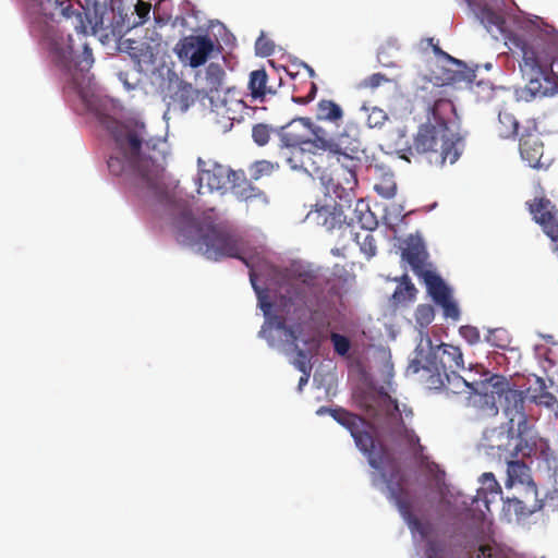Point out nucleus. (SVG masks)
<instances>
[{
    "label": "nucleus",
    "mask_w": 558,
    "mask_h": 558,
    "mask_svg": "<svg viewBox=\"0 0 558 558\" xmlns=\"http://www.w3.org/2000/svg\"><path fill=\"white\" fill-rule=\"evenodd\" d=\"M318 223L326 227L328 230H332L337 225L341 223L340 214L330 211L327 206H323L316 210Z\"/></svg>",
    "instance_id": "nucleus-34"
},
{
    "label": "nucleus",
    "mask_w": 558,
    "mask_h": 558,
    "mask_svg": "<svg viewBox=\"0 0 558 558\" xmlns=\"http://www.w3.org/2000/svg\"><path fill=\"white\" fill-rule=\"evenodd\" d=\"M416 292H417V290L414 287V284L411 282L409 276L403 275L400 278L399 286L396 288V290L392 294V299L397 303H401V302H405V301H413L415 299Z\"/></svg>",
    "instance_id": "nucleus-29"
},
{
    "label": "nucleus",
    "mask_w": 558,
    "mask_h": 558,
    "mask_svg": "<svg viewBox=\"0 0 558 558\" xmlns=\"http://www.w3.org/2000/svg\"><path fill=\"white\" fill-rule=\"evenodd\" d=\"M417 97L426 111V122L421 124L413 138L418 154H428L429 161L444 166L454 163L462 150V136L458 131L457 112L442 86H422Z\"/></svg>",
    "instance_id": "nucleus-4"
},
{
    "label": "nucleus",
    "mask_w": 558,
    "mask_h": 558,
    "mask_svg": "<svg viewBox=\"0 0 558 558\" xmlns=\"http://www.w3.org/2000/svg\"><path fill=\"white\" fill-rule=\"evenodd\" d=\"M326 286L327 280L315 271H298L286 289V293L275 304L278 312L282 314L278 323L279 327H283L287 319L300 322L308 315L312 326L310 332H304L302 324L287 330L296 353L293 365L301 373L312 372L308 353L318 350L322 333L330 325L332 304L325 293Z\"/></svg>",
    "instance_id": "nucleus-3"
},
{
    "label": "nucleus",
    "mask_w": 558,
    "mask_h": 558,
    "mask_svg": "<svg viewBox=\"0 0 558 558\" xmlns=\"http://www.w3.org/2000/svg\"><path fill=\"white\" fill-rule=\"evenodd\" d=\"M436 51H439L442 56H445L451 65H453L456 69H448L447 74L445 76V81L447 83H457L461 81H469L471 82V76H473V72L471 70H468L465 64L452 57H450L448 53L441 51L439 48H435Z\"/></svg>",
    "instance_id": "nucleus-25"
},
{
    "label": "nucleus",
    "mask_w": 558,
    "mask_h": 558,
    "mask_svg": "<svg viewBox=\"0 0 558 558\" xmlns=\"http://www.w3.org/2000/svg\"><path fill=\"white\" fill-rule=\"evenodd\" d=\"M135 11L142 22H144L150 12V4L138 0L135 5Z\"/></svg>",
    "instance_id": "nucleus-49"
},
{
    "label": "nucleus",
    "mask_w": 558,
    "mask_h": 558,
    "mask_svg": "<svg viewBox=\"0 0 558 558\" xmlns=\"http://www.w3.org/2000/svg\"><path fill=\"white\" fill-rule=\"evenodd\" d=\"M494 553V548L490 545H481L478 548L477 558H492Z\"/></svg>",
    "instance_id": "nucleus-50"
},
{
    "label": "nucleus",
    "mask_w": 558,
    "mask_h": 558,
    "mask_svg": "<svg viewBox=\"0 0 558 558\" xmlns=\"http://www.w3.org/2000/svg\"><path fill=\"white\" fill-rule=\"evenodd\" d=\"M223 76L225 71L218 63H210L206 68V80L208 81L211 89H219L222 84Z\"/></svg>",
    "instance_id": "nucleus-35"
},
{
    "label": "nucleus",
    "mask_w": 558,
    "mask_h": 558,
    "mask_svg": "<svg viewBox=\"0 0 558 558\" xmlns=\"http://www.w3.org/2000/svg\"><path fill=\"white\" fill-rule=\"evenodd\" d=\"M233 193L238 198L245 202L253 199L266 201L265 193L251 184H245L244 186H233Z\"/></svg>",
    "instance_id": "nucleus-33"
},
{
    "label": "nucleus",
    "mask_w": 558,
    "mask_h": 558,
    "mask_svg": "<svg viewBox=\"0 0 558 558\" xmlns=\"http://www.w3.org/2000/svg\"><path fill=\"white\" fill-rule=\"evenodd\" d=\"M310 376H311V372L302 373V376L300 377V380H299V390H302L303 386L308 383Z\"/></svg>",
    "instance_id": "nucleus-51"
},
{
    "label": "nucleus",
    "mask_w": 558,
    "mask_h": 558,
    "mask_svg": "<svg viewBox=\"0 0 558 558\" xmlns=\"http://www.w3.org/2000/svg\"><path fill=\"white\" fill-rule=\"evenodd\" d=\"M389 438L392 442L399 446H405L415 458H420L423 454L424 446L421 445L418 436L414 430L409 429L402 418L399 420L395 427L389 433Z\"/></svg>",
    "instance_id": "nucleus-20"
},
{
    "label": "nucleus",
    "mask_w": 558,
    "mask_h": 558,
    "mask_svg": "<svg viewBox=\"0 0 558 558\" xmlns=\"http://www.w3.org/2000/svg\"><path fill=\"white\" fill-rule=\"evenodd\" d=\"M435 317L434 307L429 304H420L415 310V320L422 327L426 328Z\"/></svg>",
    "instance_id": "nucleus-37"
},
{
    "label": "nucleus",
    "mask_w": 558,
    "mask_h": 558,
    "mask_svg": "<svg viewBox=\"0 0 558 558\" xmlns=\"http://www.w3.org/2000/svg\"><path fill=\"white\" fill-rule=\"evenodd\" d=\"M278 135L279 149L295 148L304 144L332 150L338 147L332 141H326L325 130L315 125L310 118H299L291 121L281 128Z\"/></svg>",
    "instance_id": "nucleus-11"
},
{
    "label": "nucleus",
    "mask_w": 558,
    "mask_h": 558,
    "mask_svg": "<svg viewBox=\"0 0 558 558\" xmlns=\"http://www.w3.org/2000/svg\"><path fill=\"white\" fill-rule=\"evenodd\" d=\"M429 284L426 286L428 294L434 302L442 308L444 317L457 322L460 319V310L452 299L451 291L441 277H429Z\"/></svg>",
    "instance_id": "nucleus-15"
},
{
    "label": "nucleus",
    "mask_w": 558,
    "mask_h": 558,
    "mask_svg": "<svg viewBox=\"0 0 558 558\" xmlns=\"http://www.w3.org/2000/svg\"><path fill=\"white\" fill-rule=\"evenodd\" d=\"M315 118L317 121L340 126L343 122L344 111L336 101L331 99H320L316 105Z\"/></svg>",
    "instance_id": "nucleus-23"
},
{
    "label": "nucleus",
    "mask_w": 558,
    "mask_h": 558,
    "mask_svg": "<svg viewBox=\"0 0 558 558\" xmlns=\"http://www.w3.org/2000/svg\"><path fill=\"white\" fill-rule=\"evenodd\" d=\"M326 141H332L339 148L336 147L332 150L307 146L298 171L318 179L326 194L349 204L357 186L356 170L361 163L360 142L347 132L335 136L326 135Z\"/></svg>",
    "instance_id": "nucleus-5"
},
{
    "label": "nucleus",
    "mask_w": 558,
    "mask_h": 558,
    "mask_svg": "<svg viewBox=\"0 0 558 558\" xmlns=\"http://www.w3.org/2000/svg\"><path fill=\"white\" fill-rule=\"evenodd\" d=\"M316 89H317V88H316V85H315V84H312L311 93H310V95H308L310 100L314 98V95H315V93H316Z\"/></svg>",
    "instance_id": "nucleus-54"
},
{
    "label": "nucleus",
    "mask_w": 558,
    "mask_h": 558,
    "mask_svg": "<svg viewBox=\"0 0 558 558\" xmlns=\"http://www.w3.org/2000/svg\"><path fill=\"white\" fill-rule=\"evenodd\" d=\"M519 122L515 117L507 111L500 110L498 113V122L496 132L501 138L514 137L518 133Z\"/></svg>",
    "instance_id": "nucleus-26"
},
{
    "label": "nucleus",
    "mask_w": 558,
    "mask_h": 558,
    "mask_svg": "<svg viewBox=\"0 0 558 558\" xmlns=\"http://www.w3.org/2000/svg\"><path fill=\"white\" fill-rule=\"evenodd\" d=\"M535 220L543 226L546 234L553 240H558V217L554 213V206L546 198H536L530 206Z\"/></svg>",
    "instance_id": "nucleus-18"
},
{
    "label": "nucleus",
    "mask_w": 558,
    "mask_h": 558,
    "mask_svg": "<svg viewBox=\"0 0 558 558\" xmlns=\"http://www.w3.org/2000/svg\"><path fill=\"white\" fill-rule=\"evenodd\" d=\"M26 13L32 34L47 49L65 86L82 96L85 74L94 62L92 49L84 43L83 53L75 56L71 36H64L57 24L64 20L77 34L86 35L92 24L89 10L81 3L74 5L71 0H26Z\"/></svg>",
    "instance_id": "nucleus-2"
},
{
    "label": "nucleus",
    "mask_w": 558,
    "mask_h": 558,
    "mask_svg": "<svg viewBox=\"0 0 558 558\" xmlns=\"http://www.w3.org/2000/svg\"><path fill=\"white\" fill-rule=\"evenodd\" d=\"M316 89H317V88H316V85H315V84H312L311 93H310V95H308L310 100L314 98V95H315V93H316Z\"/></svg>",
    "instance_id": "nucleus-53"
},
{
    "label": "nucleus",
    "mask_w": 558,
    "mask_h": 558,
    "mask_svg": "<svg viewBox=\"0 0 558 558\" xmlns=\"http://www.w3.org/2000/svg\"><path fill=\"white\" fill-rule=\"evenodd\" d=\"M335 254L339 255V248H336V251H332Z\"/></svg>",
    "instance_id": "nucleus-58"
},
{
    "label": "nucleus",
    "mask_w": 558,
    "mask_h": 558,
    "mask_svg": "<svg viewBox=\"0 0 558 558\" xmlns=\"http://www.w3.org/2000/svg\"><path fill=\"white\" fill-rule=\"evenodd\" d=\"M402 258L408 262L413 272L425 283L429 284V277H440L428 262V252L423 241L410 238L402 248Z\"/></svg>",
    "instance_id": "nucleus-14"
},
{
    "label": "nucleus",
    "mask_w": 558,
    "mask_h": 558,
    "mask_svg": "<svg viewBox=\"0 0 558 558\" xmlns=\"http://www.w3.org/2000/svg\"><path fill=\"white\" fill-rule=\"evenodd\" d=\"M272 129L265 123H257L252 129L253 141L258 146H265L268 144L271 137Z\"/></svg>",
    "instance_id": "nucleus-38"
},
{
    "label": "nucleus",
    "mask_w": 558,
    "mask_h": 558,
    "mask_svg": "<svg viewBox=\"0 0 558 558\" xmlns=\"http://www.w3.org/2000/svg\"><path fill=\"white\" fill-rule=\"evenodd\" d=\"M384 82H388V78L386 77L385 74L374 73V74L369 75L368 77L364 78L361 82L360 86L363 88L374 89V88H377L378 86H380Z\"/></svg>",
    "instance_id": "nucleus-46"
},
{
    "label": "nucleus",
    "mask_w": 558,
    "mask_h": 558,
    "mask_svg": "<svg viewBox=\"0 0 558 558\" xmlns=\"http://www.w3.org/2000/svg\"><path fill=\"white\" fill-rule=\"evenodd\" d=\"M554 475L558 477V464L554 466Z\"/></svg>",
    "instance_id": "nucleus-55"
},
{
    "label": "nucleus",
    "mask_w": 558,
    "mask_h": 558,
    "mask_svg": "<svg viewBox=\"0 0 558 558\" xmlns=\"http://www.w3.org/2000/svg\"><path fill=\"white\" fill-rule=\"evenodd\" d=\"M215 45L207 35L185 36L175 46V51L181 61H187L190 66L198 68L206 63Z\"/></svg>",
    "instance_id": "nucleus-13"
},
{
    "label": "nucleus",
    "mask_w": 558,
    "mask_h": 558,
    "mask_svg": "<svg viewBox=\"0 0 558 558\" xmlns=\"http://www.w3.org/2000/svg\"><path fill=\"white\" fill-rule=\"evenodd\" d=\"M106 129L113 140L112 153L107 161L110 173L130 181L144 197L165 205L169 227L179 243L197 245L208 259L239 258L252 268L242 256L240 239L227 222H216L209 216L196 219L190 202L178 198L162 182L165 140L149 136L146 125L138 121L121 123L108 120ZM250 279L259 306L268 316L274 305L258 290L253 269L250 270Z\"/></svg>",
    "instance_id": "nucleus-1"
},
{
    "label": "nucleus",
    "mask_w": 558,
    "mask_h": 558,
    "mask_svg": "<svg viewBox=\"0 0 558 558\" xmlns=\"http://www.w3.org/2000/svg\"><path fill=\"white\" fill-rule=\"evenodd\" d=\"M383 481L387 485L388 498L397 506L400 514L408 523L412 531L417 532L423 538H426L430 531V525L427 522L421 521L412 512V499L409 492L404 487V477L398 470L392 472L387 477L385 472L380 473Z\"/></svg>",
    "instance_id": "nucleus-12"
},
{
    "label": "nucleus",
    "mask_w": 558,
    "mask_h": 558,
    "mask_svg": "<svg viewBox=\"0 0 558 558\" xmlns=\"http://www.w3.org/2000/svg\"><path fill=\"white\" fill-rule=\"evenodd\" d=\"M444 551V544L438 541H428L426 545V557L427 558H441Z\"/></svg>",
    "instance_id": "nucleus-47"
},
{
    "label": "nucleus",
    "mask_w": 558,
    "mask_h": 558,
    "mask_svg": "<svg viewBox=\"0 0 558 558\" xmlns=\"http://www.w3.org/2000/svg\"><path fill=\"white\" fill-rule=\"evenodd\" d=\"M330 340L332 342L333 350L337 354H339L341 356H344L348 354V352L351 348V343H350V340L345 336H342L337 332H332L330 335Z\"/></svg>",
    "instance_id": "nucleus-40"
},
{
    "label": "nucleus",
    "mask_w": 558,
    "mask_h": 558,
    "mask_svg": "<svg viewBox=\"0 0 558 558\" xmlns=\"http://www.w3.org/2000/svg\"><path fill=\"white\" fill-rule=\"evenodd\" d=\"M206 162L198 159V189L199 194L204 193V189L208 192L219 191L223 189L229 181V170L218 163H213L210 168H205Z\"/></svg>",
    "instance_id": "nucleus-17"
},
{
    "label": "nucleus",
    "mask_w": 558,
    "mask_h": 558,
    "mask_svg": "<svg viewBox=\"0 0 558 558\" xmlns=\"http://www.w3.org/2000/svg\"><path fill=\"white\" fill-rule=\"evenodd\" d=\"M255 50L258 56L269 57L275 51V44L262 34L255 43Z\"/></svg>",
    "instance_id": "nucleus-41"
},
{
    "label": "nucleus",
    "mask_w": 558,
    "mask_h": 558,
    "mask_svg": "<svg viewBox=\"0 0 558 558\" xmlns=\"http://www.w3.org/2000/svg\"><path fill=\"white\" fill-rule=\"evenodd\" d=\"M387 120V114L383 109L373 108L367 117V125L369 128H379Z\"/></svg>",
    "instance_id": "nucleus-44"
},
{
    "label": "nucleus",
    "mask_w": 558,
    "mask_h": 558,
    "mask_svg": "<svg viewBox=\"0 0 558 558\" xmlns=\"http://www.w3.org/2000/svg\"><path fill=\"white\" fill-rule=\"evenodd\" d=\"M375 192L383 198L390 199L396 195L397 184L392 174H384L374 185Z\"/></svg>",
    "instance_id": "nucleus-32"
},
{
    "label": "nucleus",
    "mask_w": 558,
    "mask_h": 558,
    "mask_svg": "<svg viewBox=\"0 0 558 558\" xmlns=\"http://www.w3.org/2000/svg\"><path fill=\"white\" fill-rule=\"evenodd\" d=\"M308 145H300L295 148H282L279 149V156L283 159V161L289 166V168L293 171H298L299 163L303 158V155Z\"/></svg>",
    "instance_id": "nucleus-30"
},
{
    "label": "nucleus",
    "mask_w": 558,
    "mask_h": 558,
    "mask_svg": "<svg viewBox=\"0 0 558 558\" xmlns=\"http://www.w3.org/2000/svg\"><path fill=\"white\" fill-rule=\"evenodd\" d=\"M277 169H279V165L268 160H258L251 167L252 177L255 180H258L264 175H269Z\"/></svg>",
    "instance_id": "nucleus-36"
},
{
    "label": "nucleus",
    "mask_w": 558,
    "mask_h": 558,
    "mask_svg": "<svg viewBox=\"0 0 558 558\" xmlns=\"http://www.w3.org/2000/svg\"><path fill=\"white\" fill-rule=\"evenodd\" d=\"M459 333L470 344H476L481 340L480 330L471 325L461 326Z\"/></svg>",
    "instance_id": "nucleus-42"
},
{
    "label": "nucleus",
    "mask_w": 558,
    "mask_h": 558,
    "mask_svg": "<svg viewBox=\"0 0 558 558\" xmlns=\"http://www.w3.org/2000/svg\"><path fill=\"white\" fill-rule=\"evenodd\" d=\"M483 486L477 490L476 502L482 501L489 512V505L497 498L502 500V490L493 473H484L481 477Z\"/></svg>",
    "instance_id": "nucleus-22"
},
{
    "label": "nucleus",
    "mask_w": 558,
    "mask_h": 558,
    "mask_svg": "<svg viewBox=\"0 0 558 558\" xmlns=\"http://www.w3.org/2000/svg\"><path fill=\"white\" fill-rule=\"evenodd\" d=\"M487 343L501 350L514 351L511 347L512 338L509 331L505 328H494L488 331L485 337Z\"/></svg>",
    "instance_id": "nucleus-28"
},
{
    "label": "nucleus",
    "mask_w": 558,
    "mask_h": 558,
    "mask_svg": "<svg viewBox=\"0 0 558 558\" xmlns=\"http://www.w3.org/2000/svg\"><path fill=\"white\" fill-rule=\"evenodd\" d=\"M532 402L537 405H544L546 408L553 409L558 403V400L551 392L547 390L542 395H533Z\"/></svg>",
    "instance_id": "nucleus-45"
},
{
    "label": "nucleus",
    "mask_w": 558,
    "mask_h": 558,
    "mask_svg": "<svg viewBox=\"0 0 558 558\" xmlns=\"http://www.w3.org/2000/svg\"><path fill=\"white\" fill-rule=\"evenodd\" d=\"M506 45L517 54L519 69L526 80L521 98L531 101L537 97H548L558 94V75L554 65H558V41L554 54L537 49V45H530L522 34L510 33L506 36Z\"/></svg>",
    "instance_id": "nucleus-8"
},
{
    "label": "nucleus",
    "mask_w": 558,
    "mask_h": 558,
    "mask_svg": "<svg viewBox=\"0 0 558 558\" xmlns=\"http://www.w3.org/2000/svg\"><path fill=\"white\" fill-rule=\"evenodd\" d=\"M520 154L532 168H542L546 163L542 160L544 144L537 134H523L520 138Z\"/></svg>",
    "instance_id": "nucleus-19"
},
{
    "label": "nucleus",
    "mask_w": 558,
    "mask_h": 558,
    "mask_svg": "<svg viewBox=\"0 0 558 558\" xmlns=\"http://www.w3.org/2000/svg\"><path fill=\"white\" fill-rule=\"evenodd\" d=\"M135 59V75L130 78V72H119L118 77L119 81L124 85L128 90L135 89L141 83V74L146 70L144 66L151 65L154 63V56L149 51V46H146V51L144 53L133 54Z\"/></svg>",
    "instance_id": "nucleus-21"
},
{
    "label": "nucleus",
    "mask_w": 558,
    "mask_h": 558,
    "mask_svg": "<svg viewBox=\"0 0 558 558\" xmlns=\"http://www.w3.org/2000/svg\"><path fill=\"white\" fill-rule=\"evenodd\" d=\"M493 386L497 395L504 396V412L508 423L486 428L480 448L492 458L508 460L532 457L537 448V435L524 411L521 390L510 387L504 377H497Z\"/></svg>",
    "instance_id": "nucleus-6"
},
{
    "label": "nucleus",
    "mask_w": 558,
    "mask_h": 558,
    "mask_svg": "<svg viewBox=\"0 0 558 558\" xmlns=\"http://www.w3.org/2000/svg\"><path fill=\"white\" fill-rule=\"evenodd\" d=\"M471 90L475 95L477 101H489L497 93L505 90V88L494 87L488 82H477L471 85Z\"/></svg>",
    "instance_id": "nucleus-31"
},
{
    "label": "nucleus",
    "mask_w": 558,
    "mask_h": 558,
    "mask_svg": "<svg viewBox=\"0 0 558 558\" xmlns=\"http://www.w3.org/2000/svg\"><path fill=\"white\" fill-rule=\"evenodd\" d=\"M361 251L371 258L376 255L375 239L372 234H366L363 242L361 243Z\"/></svg>",
    "instance_id": "nucleus-48"
},
{
    "label": "nucleus",
    "mask_w": 558,
    "mask_h": 558,
    "mask_svg": "<svg viewBox=\"0 0 558 558\" xmlns=\"http://www.w3.org/2000/svg\"><path fill=\"white\" fill-rule=\"evenodd\" d=\"M310 74H311V76H314V71H313V69H310Z\"/></svg>",
    "instance_id": "nucleus-57"
},
{
    "label": "nucleus",
    "mask_w": 558,
    "mask_h": 558,
    "mask_svg": "<svg viewBox=\"0 0 558 558\" xmlns=\"http://www.w3.org/2000/svg\"><path fill=\"white\" fill-rule=\"evenodd\" d=\"M545 391H547V386H546L545 380L542 377L536 376L534 379V383L532 385H530V387L526 389V391L525 392L521 391V392L524 397V401L526 400V398H529L532 401L533 395H542Z\"/></svg>",
    "instance_id": "nucleus-43"
},
{
    "label": "nucleus",
    "mask_w": 558,
    "mask_h": 558,
    "mask_svg": "<svg viewBox=\"0 0 558 558\" xmlns=\"http://www.w3.org/2000/svg\"><path fill=\"white\" fill-rule=\"evenodd\" d=\"M409 368L413 373L424 372V380L429 389L445 390L448 393H462L468 390L476 391L477 383L469 381L460 375L464 369V359L461 349L449 343L432 345L428 339V350L416 349V355Z\"/></svg>",
    "instance_id": "nucleus-7"
},
{
    "label": "nucleus",
    "mask_w": 558,
    "mask_h": 558,
    "mask_svg": "<svg viewBox=\"0 0 558 558\" xmlns=\"http://www.w3.org/2000/svg\"><path fill=\"white\" fill-rule=\"evenodd\" d=\"M481 20L487 28L495 26L497 29L502 31V26L505 25V19L500 14L487 8L482 9Z\"/></svg>",
    "instance_id": "nucleus-39"
},
{
    "label": "nucleus",
    "mask_w": 558,
    "mask_h": 558,
    "mask_svg": "<svg viewBox=\"0 0 558 558\" xmlns=\"http://www.w3.org/2000/svg\"><path fill=\"white\" fill-rule=\"evenodd\" d=\"M317 413H329L335 421L345 427L353 437L356 447L367 456L369 465L380 473L384 472L386 464L390 461V457L384 446H377L376 440L368 430L371 426L367 421L342 408L331 409L322 407Z\"/></svg>",
    "instance_id": "nucleus-9"
},
{
    "label": "nucleus",
    "mask_w": 558,
    "mask_h": 558,
    "mask_svg": "<svg viewBox=\"0 0 558 558\" xmlns=\"http://www.w3.org/2000/svg\"><path fill=\"white\" fill-rule=\"evenodd\" d=\"M248 89L253 99L264 100L267 95H275L276 87L268 84V74L264 69L254 70L250 74Z\"/></svg>",
    "instance_id": "nucleus-24"
},
{
    "label": "nucleus",
    "mask_w": 558,
    "mask_h": 558,
    "mask_svg": "<svg viewBox=\"0 0 558 558\" xmlns=\"http://www.w3.org/2000/svg\"><path fill=\"white\" fill-rule=\"evenodd\" d=\"M196 92L189 83H181L172 95V100L178 104L181 111H186L195 101Z\"/></svg>",
    "instance_id": "nucleus-27"
},
{
    "label": "nucleus",
    "mask_w": 558,
    "mask_h": 558,
    "mask_svg": "<svg viewBox=\"0 0 558 558\" xmlns=\"http://www.w3.org/2000/svg\"><path fill=\"white\" fill-rule=\"evenodd\" d=\"M294 102L305 104V101L302 98H294Z\"/></svg>",
    "instance_id": "nucleus-56"
},
{
    "label": "nucleus",
    "mask_w": 558,
    "mask_h": 558,
    "mask_svg": "<svg viewBox=\"0 0 558 558\" xmlns=\"http://www.w3.org/2000/svg\"><path fill=\"white\" fill-rule=\"evenodd\" d=\"M361 222L363 225V227H365L366 229H369L372 230L374 228V226L377 225L376 220L374 219V217L371 215V221H366L364 222L362 219H361Z\"/></svg>",
    "instance_id": "nucleus-52"
},
{
    "label": "nucleus",
    "mask_w": 558,
    "mask_h": 558,
    "mask_svg": "<svg viewBox=\"0 0 558 558\" xmlns=\"http://www.w3.org/2000/svg\"><path fill=\"white\" fill-rule=\"evenodd\" d=\"M529 40L530 45H537V49L546 53L554 54L557 50L558 32L549 25L541 27L536 23H531L522 32H518ZM558 62V58H557Z\"/></svg>",
    "instance_id": "nucleus-16"
},
{
    "label": "nucleus",
    "mask_w": 558,
    "mask_h": 558,
    "mask_svg": "<svg viewBox=\"0 0 558 558\" xmlns=\"http://www.w3.org/2000/svg\"><path fill=\"white\" fill-rule=\"evenodd\" d=\"M506 461L508 463L506 486L511 487L517 483L526 484L524 499L507 498L505 504L508 510H513L517 515L522 517L541 510L544 502L543 499L538 498L536 485L530 480L529 466L521 460L508 459Z\"/></svg>",
    "instance_id": "nucleus-10"
}]
</instances>
